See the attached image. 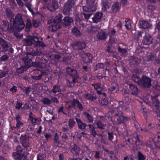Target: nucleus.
<instances>
[{
	"label": "nucleus",
	"mask_w": 160,
	"mask_h": 160,
	"mask_svg": "<svg viewBox=\"0 0 160 160\" xmlns=\"http://www.w3.org/2000/svg\"><path fill=\"white\" fill-rule=\"evenodd\" d=\"M151 79L146 76H142L139 83V85L143 88H149L151 86Z\"/></svg>",
	"instance_id": "3"
},
{
	"label": "nucleus",
	"mask_w": 160,
	"mask_h": 160,
	"mask_svg": "<svg viewBox=\"0 0 160 160\" xmlns=\"http://www.w3.org/2000/svg\"><path fill=\"white\" fill-rule=\"evenodd\" d=\"M17 90V88L16 87L14 86L10 89V91L12 92H15Z\"/></svg>",
	"instance_id": "58"
},
{
	"label": "nucleus",
	"mask_w": 160,
	"mask_h": 160,
	"mask_svg": "<svg viewBox=\"0 0 160 160\" xmlns=\"http://www.w3.org/2000/svg\"><path fill=\"white\" fill-rule=\"evenodd\" d=\"M75 2L73 0H69L65 5L63 9V13L66 15H69L71 13V9L74 8Z\"/></svg>",
	"instance_id": "4"
},
{
	"label": "nucleus",
	"mask_w": 160,
	"mask_h": 160,
	"mask_svg": "<svg viewBox=\"0 0 160 160\" xmlns=\"http://www.w3.org/2000/svg\"><path fill=\"white\" fill-rule=\"evenodd\" d=\"M21 142L22 145L24 147H27L29 146L28 141L27 139H24L23 138H21Z\"/></svg>",
	"instance_id": "35"
},
{
	"label": "nucleus",
	"mask_w": 160,
	"mask_h": 160,
	"mask_svg": "<svg viewBox=\"0 0 160 160\" xmlns=\"http://www.w3.org/2000/svg\"><path fill=\"white\" fill-rule=\"evenodd\" d=\"M61 91V90L59 88L58 86H55L53 87V89L51 90V92L54 93H55L57 92H59Z\"/></svg>",
	"instance_id": "41"
},
{
	"label": "nucleus",
	"mask_w": 160,
	"mask_h": 160,
	"mask_svg": "<svg viewBox=\"0 0 160 160\" xmlns=\"http://www.w3.org/2000/svg\"><path fill=\"white\" fill-rule=\"evenodd\" d=\"M125 22H126L125 24V26L126 28L128 30H130L131 28V25L130 21L129 20V19L128 18H126L125 21Z\"/></svg>",
	"instance_id": "33"
},
{
	"label": "nucleus",
	"mask_w": 160,
	"mask_h": 160,
	"mask_svg": "<svg viewBox=\"0 0 160 160\" xmlns=\"http://www.w3.org/2000/svg\"><path fill=\"white\" fill-rule=\"evenodd\" d=\"M32 27V24L31 22L29 20L27 21V23H26V31H29L30 29Z\"/></svg>",
	"instance_id": "40"
},
{
	"label": "nucleus",
	"mask_w": 160,
	"mask_h": 160,
	"mask_svg": "<svg viewBox=\"0 0 160 160\" xmlns=\"http://www.w3.org/2000/svg\"><path fill=\"white\" fill-rule=\"evenodd\" d=\"M30 119L32 123L34 125L40 123L42 121L40 118H37L32 117H30Z\"/></svg>",
	"instance_id": "22"
},
{
	"label": "nucleus",
	"mask_w": 160,
	"mask_h": 160,
	"mask_svg": "<svg viewBox=\"0 0 160 160\" xmlns=\"http://www.w3.org/2000/svg\"><path fill=\"white\" fill-rule=\"evenodd\" d=\"M87 5L83 6V10L86 12H93L97 9L96 3L95 0H86Z\"/></svg>",
	"instance_id": "1"
},
{
	"label": "nucleus",
	"mask_w": 160,
	"mask_h": 160,
	"mask_svg": "<svg viewBox=\"0 0 160 160\" xmlns=\"http://www.w3.org/2000/svg\"><path fill=\"white\" fill-rule=\"evenodd\" d=\"M108 139L109 140L112 142L114 144L117 143L118 140L117 137H114L113 133L112 132H108Z\"/></svg>",
	"instance_id": "16"
},
{
	"label": "nucleus",
	"mask_w": 160,
	"mask_h": 160,
	"mask_svg": "<svg viewBox=\"0 0 160 160\" xmlns=\"http://www.w3.org/2000/svg\"><path fill=\"white\" fill-rule=\"evenodd\" d=\"M101 40L105 39L107 38L106 33L104 32H101Z\"/></svg>",
	"instance_id": "47"
},
{
	"label": "nucleus",
	"mask_w": 160,
	"mask_h": 160,
	"mask_svg": "<svg viewBox=\"0 0 160 160\" xmlns=\"http://www.w3.org/2000/svg\"><path fill=\"white\" fill-rule=\"evenodd\" d=\"M117 27L118 28L120 29H121L122 27V24L121 21H119L117 25Z\"/></svg>",
	"instance_id": "55"
},
{
	"label": "nucleus",
	"mask_w": 160,
	"mask_h": 160,
	"mask_svg": "<svg viewBox=\"0 0 160 160\" xmlns=\"http://www.w3.org/2000/svg\"><path fill=\"white\" fill-rule=\"evenodd\" d=\"M118 108V107L116 108H115L113 111L115 113V115L116 116H119L120 115H121L122 114L123 112L121 109L117 110V109Z\"/></svg>",
	"instance_id": "31"
},
{
	"label": "nucleus",
	"mask_w": 160,
	"mask_h": 160,
	"mask_svg": "<svg viewBox=\"0 0 160 160\" xmlns=\"http://www.w3.org/2000/svg\"><path fill=\"white\" fill-rule=\"evenodd\" d=\"M155 112L157 115L160 117V109H159V108H156Z\"/></svg>",
	"instance_id": "59"
},
{
	"label": "nucleus",
	"mask_w": 160,
	"mask_h": 160,
	"mask_svg": "<svg viewBox=\"0 0 160 160\" xmlns=\"http://www.w3.org/2000/svg\"><path fill=\"white\" fill-rule=\"evenodd\" d=\"M152 42V39L148 33H146L142 41V43L145 45H149Z\"/></svg>",
	"instance_id": "7"
},
{
	"label": "nucleus",
	"mask_w": 160,
	"mask_h": 160,
	"mask_svg": "<svg viewBox=\"0 0 160 160\" xmlns=\"http://www.w3.org/2000/svg\"><path fill=\"white\" fill-rule=\"evenodd\" d=\"M2 28L1 29L0 28V32L3 30V31H7L8 29L9 25L8 22L5 21H2Z\"/></svg>",
	"instance_id": "26"
},
{
	"label": "nucleus",
	"mask_w": 160,
	"mask_h": 160,
	"mask_svg": "<svg viewBox=\"0 0 160 160\" xmlns=\"http://www.w3.org/2000/svg\"><path fill=\"white\" fill-rule=\"evenodd\" d=\"M61 18L62 17L61 15H58L54 18L52 22L57 23H59L61 21Z\"/></svg>",
	"instance_id": "37"
},
{
	"label": "nucleus",
	"mask_w": 160,
	"mask_h": 160,
	"mask_svg": "<svg viewBox=\"0 0 160 160\" xmlns=\"http://www.w3.org/2000/svg\"><path fill=\"white\" fill-rule=\"evenodd\" d=\"M58 8V3L55 1H52L51 3L49 4L47 6L48 9L50 11H53Z\"/></svg>",
	"instance_id": "15"
},
{
	"label": "nucleus",
	"mask_w": 160,
	"mask_h": 160,
	"mask_svg": "<svg viewBox=\"0 0 160 160\" xmlns=\"http://www.w3.org/2000/svg\"><path fill=\"white\" fill-rule=\"evenodd\" d=\"M75 124V122L72 119H70L69 120V125L70 128H72Z\"/></svg>",
	"instance_id": "45"
},
{
	"label": "nucleus",
	"mask_w": 160,
	"mask_h": 160,
	"mask_svg": "<svg viewBox=\"0 0 160 160\" xmlns=\"http://www.w3.org/2000/svg\"><path fill=\"white\" fill-rule=\"evenodd\" d=\"M108 101L104 98L101 101V104L102 105H106L108 104Z\"/></svg>",
	"instance_id": "49"
},
{
	"label": "nucleus",
	"mask_w": 160,
	"mask_h": 160,
	"mask_svg": "<svg viewBox=\"0 0 160 160\" xmlns=\"http://www.w3.org/2000/svg\"><path fill=\"white\" fill-rule=\"evenodd\" d=\"M30 54L28 53L26 54V56L22 59V60L25 64L24 67H21L20 68L17 69V72L18 73H22L24 71L26 70L27 68H29L32 66V62L30 59L27 58L28 55Z\"/></svg>",
	"instance_id": "2"
},
{
	"label": "nucleus",
	"mask_w": 160,
	"mask_h": 160,
	"mask_svg": "<svg viewBox=\"0 0 160 160\" xmlns=\"http://www.w3.org/2000/svg\"><path fill=\"white\" fill-rule=\"evenodd\" d=\"M86 116L90 122H92V118L89 114L88 113H86Z\"/></svg>",
	"instance_id": "51"
},
{
	"label": "nucleus",
	"mask_w": 160,
	"mask_h": 160,
	"mask_svg": "<svg viewBox=\"0 0 160 160\" xmlns=\"http://www.w3.org/2000/svg\"><path fill=\"white\" fill-rule=\"evenodd\" d=\"M102 132V134L101 135V142L105 144H108V141L107 138V134H108V132H109L108 130L107 129L104 130H101V132Z\"/></svg>",
	"instance_id": "11"
},
{
	"label": "nucleus",
	"mask_w": 160,
	"mask_h": 160,
	"mask_svg": "<svg viewBox=\"0 0 160 160\" xmlns=\"http://www.w3.org/2000/svg\"><path fill=\"white\" fill-rule=\"evenodd\" d=\"M129 86V92L131 93L134 95H137L139 93V91L138 88L134 85L132 84H130Z\"/></svg>",
	"instance_id": "10"
},
{
	"label": "nucleus",
	"mask_w": 160,
	"mask_h": 160,
	"mask_svg": "<svg viewBox=\"0 0 160 160\" xmlns=\"http://www.w3.org/2000/svg\"><path fill=\"white\" fill-rule=\"evenodd\" d=\"M85 98L88 100H93L95 99L94 98L92 97V95L90 94H86L85 96Z\"/></svg>",
	"instance_id": "46"
},
{
	"label": "nucleus",
	"mask_w": 160,
	"mask_h": 160,
	"mask_svg": "<svg viewBox=\"0 0 160 160\" xmlns=\"http://www.w3.org/2000/svg\"><path fill=\"white\" fill-rule=\"evenodd\" d=\"M157 28L159 32H160V22H159L157 24Z\"/></svg>",
	"instance_id": "64"
},
{
	"label": "nucleus",
	"mask_w": 160,
	"mask_h": 160,
	"mask_svg": "<svg viewBox=\"0 0 160 160\" xmlns=\"http://www.w3.org/2000/svg\"><path fill=\"white\" fill-rule=\"evenodd\" d=\"M60 27L59 23H57L53 22L52 25L49 27V29L50 31L54 32L58 29Z\"/></svg>",
	"instance_id": "17"
},
{
	"label": "nucleus",
	"mask_w": 160,
	"mask_h": 160,
	"mask_svg": "<svg viewBox=\"0 0 160 160\" xmlns=\"http://www.w3.org/2000/svg\"><path fill=\"white\" fill-rule=\"evenodd\" d=\"M0 43L6 50H8L9 48H9L8 44L3 39L1 38H0Z\"/></svg>",
	"instance_id": "21"
},
{
	"label": "nucleus",
	"mask_w": 160,
	"mask_h": 160,
	"mask_svg": "<svg viewBox=\"0 0 160 160\" xmlns=\"http://www.w3.org/2000/svg\"><path fill=\"white\" fill-rule=\"evenodd\" d=\"M73 20L72 18L69 17H65L62 22L63 24L65 26H68L72 22Z\"/></svg>",
	"instance_id": "20"
},
{
	"label": "nucleus",
	"mask_w": 160,
	"mask_h": 160,
	"mask_svg": "<svg viewBox=\"0 0 160 160\" xmlns=\"http://www.w3.org/2000/svg\"><path fill=\"white\" fill-rule=\"evenodd\" d=\"M22 106V104L19 101L17 102L16 105V108L17 109H19Z\"/></svg>",
	"instance_id": "53"
},
{
	"label": "nucleus",
	"mask_w": 160,
	"mask_h": 160,
	"mask_svg": "<svg viewBox=\"0 0 160 160\" xmlns=\"http://www.w3.org/2000/svg\"><path fill=\"white\" fill-rule=\"evenodd\" d=\"M45 137L46 139L48 140V138L51 137L52 136L51 134H47L45 135Z\"/></svg>",
	"instance_id": "62"
},
{
	"label": "nucleus",
	"mask_w": 160,
	"mask_h": 160,
	"mask_svg": "<svg viewBox=\"0 0 160 160\" xmlns=\"http://www.w3.org/2000/svg\"><path fill=\"white\" fill-rule=\"evenodd\" d=\"M119 106L118 107V108L117 110L121 109L122 112L126 110L128 107V105L125 103H124L123 101H121L119 102Z\"/></svg>",
	"instance_id": "19"
},
{
	"label": "nucleus",
	"mask_w": 160,
	"mask_h": 160,
	"mask_svg": "<svg viewBox=\"0 0 160 160\" xmlns=\"http://www.w3.org/2000/svg\"><path fill=\"white\" fill-rule=\"evenodd\" d=\"M73 33L76 36H79L81 35L80 31L76 27H74L72 29Z\"/></svg>",
	"instance_id": "36"
},
{
	"label": "nucleus",
	"mask_w": 160,
	"mask_h": 160,
	"mask_svg": "<svg viewBox=\"0 0 160 160\" xmlns=\"http://www.w3.org/2000/svg\"><path fill=\"white\" fill-rule=\"evenodd\" d=\"M132 79L133 81L139 85L141 79L136 74H133L132 76Z\"/></svg>",
	"instance_id": "29"
},
{
	"label": "nucleus",
	"mask_w": 160,
	"mask_h": 160,
	"mask_svg": "<svg viewBox=\"0 0 160 160\" xmlns=\"http://www.w3.org/2000/svg\"><path fill=\"white\" fill-rule=\"evenodd\" d=\"M95 89L96 90L98 93V94H100V91L99 89H100V85L99 84H97L93 85Z\"/></svg>",
	"instance_id": "42"
},
{
	"label": "nucleus",
	"mask_w": 160,
	"mask_h": 160,
	"mask_svg": "<svg viewBox=\"0 0 160 160\" xmlns=\"http://www.w3.org/2000/svg\"><path fill=\"white\" fill-rule=\"evenodd\" d=\"M76 120L78 124L79 128L81 129H84L86 127V125L82 122L79 119L76 118Z\"/></svg>",
	"instance_id": "24"
},
{
	"label": "nucleus",
	"mask_w": 160,
	"mask_h": 160,
	"mask_svg": "<svg viewBox=\"0 0 160 160\" xmlns=\"http://www.w3.org/2000/svg\"><path fill=\"white\" fill-rule=\"evenodd\" d=\"M38 40V38L37 37L30 36L25 40L26 45L30 46L34 42H37Z\"/></svg>",
	"instance_id": "9"
},
{
	"label": "nucleus",
	"mask_w": 160,
	"mask_h": 160,
	"mask_svg": "<svg viewBox=\"0 0 160 160\" xmlns=\"http://www.w3.org/2000/svg\"><path fill=\"white\" fill-rule=\"evenodd\" d=\"M72 104L75 107L78 108L80 110L82 111L83 110V108L82 105L78 100L74 99L73 100Z\"/></svg>",
	"instance_id": "28"
},
{
	"label": "nucleus",
	"mask_w": 160,
	"mask_h": 160,
	"mask_svg": "<svg viewBox=\"0 0 160 160\" xmlns=\"http://www.w3.org/2000/svg\"><path fill=\"white\" fill-rule=\"evenodd\" d=\"M84 43L76 42L73 45V48L75 49H81L85 47Z\"/></svg>",
	"instance_id": "14"
},
{
	"label": "nucleus",
	"mask_w": 160,
	"mask_h": 160,
	"mask_svg": "<svg viewBox=\"0 0 160 160\" xmlns=\"http://www.w3.org/2000/svg\"><path fill=\"white\" fill-rule=\"evenodd\" d=\"M8 58V57L6 55H4L2 56L1 58V59L2 61H4L7 60Z\"/></svg>",
	"instance_id": "54"
},
{
	"label": "nucleus",
	"mask_w": 160,
	"mask_h": 160,
	"mask_svg": "<svg viewBox=\"0 0 160 160\" xmlns=\"http://www.w3.org/2000/svg\"><path fill=\"white\" fill-rule=\"evenodd\" d=\"M112 8L113 11L117 12L120 10V6L118 2H116L112 6Z\"/></svg>",
	"instance_id": "27"
},
{
	"label": "nucleus",
	"mask_w": 160,
	"mask_h": 160,
	"mask_svg": "<svg viewBox=\"0 0 160 160\" xmlns=\"http://www.w3.org/2000/svg\"><path fill=\"white\" fill-rule=\"evenodd\" d=\"M13 26L17 29L19 30L23 29L25 27V24L23 23L21 18V15L18 14L16 16Z\"/></svg>",
	"instance_id": "5"
},
{
	"label": "nucleus",
	"mask_w": 160,
	"mask_h": 160,
	"mask_svg": "<svg viewBox=\"0 0 160 160\" xmlns=\"http://www.w3.org/2000/svg\"><path fill=\"white\" fill-rule=\"evenodd\" d=\"M118 118H117L118 122V124H121L122 123H124L126 122V118L124 117L122 114L121 115L118 116Z\"/></svg>",
	"instance_id": "25"
},
{
	"label": "nucleus",
	"mask_w": 160,
	"mask_h": 160,
	"mask_svg": "<svg viewBox=\"0 0 160 160\" xmlns=\"http://www.w3.org/2000/svg\"><path fill=\"white\" fill-rule=\"evenodd\" d=\"M6 12L8 17L11 18L13 17V15L9 9H7L6 10Z\"/></svg>",
	"instance_id": "48"
},
{
	"label": "nucleus",
	"mask_w": 160,
	"mask_h": 160,
	"mask_svg": "<svg viewBox=\"0 0 160 160\" xmlns=\"http://www.w3.org/2000/svg\"><path fill=\"white\" fill-rule=\"evenodd\" d=\"M91 133L94 137H95L96 136V133L95 132V129L94 128L92 129L91 130Z\"/></svg>",
	"instance_id": "61"
},
{
	"label": "nucleus",
	"mask_w": 160,
	"mask_h": 160,
	"mask_svg": "<svg viewBox=\"0 0 160 160\" xmlns=\"http://www.w3.org/2000/svg\"><path fill=\"white\" fill-rule=\"evenodd\" d=\"M102 153H104V156H107L108 155V150L107 149H106L104 148V147L102 146Z\"/></svg>",
	"instance_id": "50"
},
{
	"label": "nucleus",
	"mask_w": 160,
	"mask_h": 160,
	"mask_svg": "<svg viewBox=\"0 0 160 160\" xmlns=\"http://www.w3.org/2000/svg\"><path fill=\"white\" fill-rule=\"evenodd\" d=\"M143 32H142L138 31L137 32L136 35H135V36L137 37L138 38H139L140 37L142 36V33Z\"/></svg>",
	"instance_id": "57"
},
{
	"label": "nucleus",
	"mask_w": 160,
	"mask_h": 160,
	"mask_svg": "<svg viewBox=\"0 0 160 160\" xmlns=\"http://www.w3.org/2000/svg\"><path fill=\"white\" fill-rule=\"evenodd\" d=\"M133 138L135 139V143L137 146L140 145L142 144V142L139 139L138 135L137 133H134L133 134Z\"/></svg>",
	"instance_id": "23"
},
{
	"label": "nucleus",
	"mask_w": 160,
	"mask_h": 160,
	"mask_svg": "<svg viewBox=\"0 0 160 160\" xmlns=\"http://www.w3.org/2000/svg\"><path fill=\"white\" fill-rule=\"evenodd\" d=\"M155 56L152 53H150L148 54L147 56V61L149 62L152 61L154 60Z\"/></svg>",
	"instance_id": "34"
},
{
	"label": "nucleus",
	"mask_w": 160,
	"mask_h": 160,
	"mask_svg": "<svg viewBox=\"0 0 160 160\" xmlns=\"http://www.w3.org/2000/svg\"><path fill=\"white\" fill-rule=\"evenodd\" d=\"M110 5L109 4L107 3H104L102 5V10L103 11H106L107 9H108L110 7Z\"/></svg>",
	"instance_id": "43"
},
{
	"label": "nucleus",
	"mask_w": 160,
	"mask_h": 160,
	"mask_svg": "<svg viewBox=\"0 0 160 160\" xmlns=\"http://www.w3.org/2000/svg\"><path fill=\"white\" fill-rule=\"evenodd\" d=\"M139 27L143 29H148L149 28L151 25L147 21L141 20L139 22Z\"/></svg>",
	"instance_id": "13"
},
{
	"label": "nucleus",
	"mask_w": 160,
	"mask_h": 160,
	"mask_svg": "<svg viewBox=\"0 0 160 160\" xmlns=\"http://www.w3.org/2000/svg\"><path fill=\"white\" fill-rule=\"evenodd\" d=\"M67 72L70 75H72V72L75 73L76 72V70L73 69L72 68H68L67 69Z\"/></svg>",
	"instance_id": "44"
},
{
	"label": "nucleus",
	"mask_w": 160,
	"mask_h": 160,
	"mask_svg": "<svg viewBox=\"0 0 160 160\" xmlns=\"http://www.w3.org/2000/svg\"><path fill=\"white\" fill-rule=\"evenodd\" d=\"M72 148L75 153L78 154L79 152V148L76 145L73 144L71 146Z\"/></svg>",
	"instance_id": "39"
},
{
	"label": "nucleus",
	"mask_w": 160,
	"mask_h": 160,
	"mask_svg": "<svg viewBox=\"0 0 160 160\" xmlns=\"http://www.w3.org/2000/svg\"><path fill=\"white\" fill-rule=\"evenodd\" d=\"M33 26L35 27H37L38 26V22L36 20H34L33 21Z\"/></svg>",
	"instance_id": "56"
},
{
	"label": "nucleus",
	"mask_w": 160,
	"mask_h": 160,
	"mask_svg": "<svg viewBox=\"0 0 160 160\" xmlns=\"http://www.w3.org/2000/svg\"><path fill=\"white\" fill-rule=\"evenodd\" d=\"M82 60L84 62L88 63L91 62L92 57L91 55L89 53H84L81 56Z\"/></svg>",
	"instance_id": "12"
},
{
	"label": "nucleus",
	"mask_w": 160,
	"mask_h": 160,
	"mask_svg": "<svg viewBox=\"0 0 160 160\" xmlns=\"http://www.w3.org/2000/svg\"><path fill=\"white\" fill-rule=\"evenodd\" d=\"M137 158L138 160H145L146 159V156L140 151L138 152Z\"/></svg>",
	"instance_id": "32"
},
{
	"label": "nucleus",
	"mask_w": 160,
	"mask_h": 160,
	"mask_svg": "<svg viewBox=\"0 0 160 160\" xmlns=\"http://www.w3.org/2000/svg\"><path fill=\"white\" fill-rule=\"evenodd\" d=\"M129 63L131 65H138L141 62V60L135 56H131L129 59Z\"/></svg>",
	"instance_id": "8"
},
{
	"label": "nucleus",
	"mask_w": 160,
	"mask_h": 160,
	"mask_svg": "<svg viewBox=\"0 0 160 160\" xmlns=\"http://www.w3.org/2000/svg\"><path fill=\"white\" fill-rule=\"evenodd\" d=\"M118 50L120 53H121V56H125L127 53V51L126 49L122 48L120 47L118 48Z\"/></svg>",
	"instance_id": "38"
},
{
	"label": "nucleus",
	"mask_w": 160,
	"mask_h": 160,
	"mask_svg": "<svg viewBox=\"0 0 160 160\" xmlns=\"http://www.w3.org/2000/svg\"><path fill=\"white\" fill-rule=\"evenodd\" d=\"M94 22L97 23L99 22L100 20V13L98 12L95 14L94 17L92 18Z\"/></svg>",
	"instance_id": "30"
},
{
	"label": "nucleus",
	"mask_w": 160,
	"mask_h": 160,
	"mask_svg": "<svg viewBox=\"0 0 160 160\" xmlns=\"http://www.w3.org/2000/svg\"><path fill=\"white\" fill-rule=\"evenodd\" d=\"M22 151L20 146L17 147V152H13L12 154V157L15 160H22L25 158L22 154L20 153Z\"/></svg>",
	"instance_id": "6"
},
{
	"label": "nucleus",
	"mask_w": 160,
	"mask_h": 160,
	"mask_svg": "<svg viewBox=\"0 0 160 160\" xmlns=\"http://www.w3.org/2000/svg\"><path fill=\"white\" fill-rule=\"evenodd\" d=\"M43 102L46 104H49L50 103L51 101L47 98H45L43 100Z\"/></svg>",
	"instance_id": "52"
},
{
	"label": "nucleus",
	"mask_w": 160,
	"mask_h": 160,
	"mask_svg": "<svg viewBox=\"0 0 160 160\" xmlns=\"http://www.w3.org/2000/svg\"><path fill=\"white\" fill-rule=\"evenodd\" d=\"M156 96L152 97V107H155L156 108H159L160 107V102L157 98Z\"/></svg>",
	"instance_id": "18"
},
{
	"label": "nucleus",
	"mask_w": 160,
	"mask_h": 160,
	"mask_svg": "<svg viewBox=\"0 0 160 160\" xmlns=\"http://www.w3.org/2000/svg\"><path fill=\"white\" fill-rule=\"evenodd\" d=\"M127 141L131 144H132L134 143V141L132 139H128Z\"/></svg>",
	"instance_id": "63"
},
{
	"label": "nucleus",
	"mask_w": 160,
	"mask_h": 160,
	"mask_svg": "<svg viewBox=\"0 0 160 160\" xmlns=\"http://www.w3.org/2000/svg\"><path fill=\"white\" fill-rule=\"evenodd\" d=\"M83 15L85 18L88 19L90 17L91 15V14H89L83 13Z\"/></svg>",
	"instance_id": "60"
}]
</instances>
